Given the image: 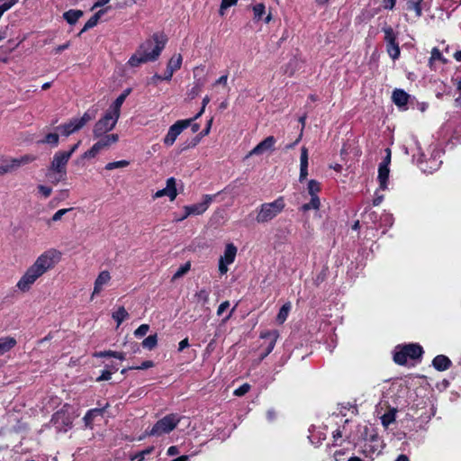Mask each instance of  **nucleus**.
<instances>
[{"label": "nucleus", "mask_w": 461, "mask_h": 461, "mask_svg": "<svg viewBox=\"0 0 461 461\" xmlns=\"http://www.w3.org/2000/svg\"><path fill=\"white\" fill-rule=\"evenodd\" d=\"M180 417L176 414H168L158 420L149 431L146 434L149 436L160 437L164 434L171 432L179 423Z\"/></svg>", "instance_id": "5"}, {"label": "nucleus", "mask_w": 461, "mask_h": 461, "mask_svg": "<svg viewBox=\"0 0 461 461\" xmlns=\"http://www.w3.org/2000/svg\"><path fill=\"white\" fill-rule=\"evenodd\" d=\"M81 144V140H78L76 144H74L69 150L68 151H65V153H69V157L71 158V156L73 155V153L78 149V147L80 146Z\"/></svg>", "instance_id": "61"}, {"label": "nucleus", "mask_w": 461, "mask_h": 461, "mask_svg": "<svg viewBox=\"0 0 461 461\" xmlns=\"http://www.w3.org/2000/svg\"><path fill=\"white\" fill-rule=\"evenodd\" d=\"M253 11V20L255 22L260 21L263 16L267 14L266 12V6L262 3L256 4L252 6Z\"/></svg>", "instance_id": "29"}, {"label": "nucleus", "mask_w": 461, "mask_h": 461, "mask_svg": "<svg viewBox=\"0 0 461 461\" xmlns=\"http://www.w3.org/2000/svg\"><path fill=\"white\" fill-rule=\"evenodd\" d=\"M109 2H110V0H98L97 2H95V3L94 4V5L92 6L91 10H95V8L104 6V5H106Z\"/></svg>", "instance_id": "59"}, {"label": "nucleus", "mask_w": 461, "mask_h": 461, "mask_svg": "<svg viewBox=\"0 0 461 461\" xmlns=\"http://www.w3.org/2000/svg\"><path fill=\"white\" fill-rule=\"evenodd\" d=\"M182 60L183 59L181 54H175L169 59L167 68H168V70L175 72L181 68Z\"/></svg>", "instance_id": "28"}, {"label": "nucleus", "mask_w": 461, "mask_h": 461, "mask_svg": "<svg viewBox=\"0 0 461 461\" xmlns=\"http://www.w3.org/2000/svg\"><path fill=\"white\" fill-rule=\"evenodd\" d=\"M112 280L111 273L107 270L101 271L94 282V288L91 294V299L99 295L105 287L110 285Z\"/></svg>", "instance_id": "14"}, {"label": "nucleus", "mask_w": 461, "mask_h": 461, "mask_svg": "<svg viewBox=\"0 0 461 461\" xmlns=\"http://www.w3.org/2000/svg\"><path fill=\"white\" fill-rule=\"evenodd\" d=\"M17 1L18 0H9L3 4L2 5H0V15H3L5 12L11 9L17 3Z\"/></svg>", "instance_id": "50"}, {"label": "nucleus", "mask_w": 461, "mask_h": 461, "mask_svg": "<svg viewBox=\"0 0 461 461\" xmlns=\"http://www.w3.org/2000/svg\"><path fill=\"white\" fill-rule=\"evenodd\" d=\"M149 330V326L148 324H141L135 331L134 335L136 337H143L145 336Z\"/></svg>", "instance_id": "49"}, {"label": "nucleus", "mask_w": 461, "mask_h": 461, "mask_svg": "<svg viewBox=\"0 0 461 461\" xmlns=\"http://www.w3.org/2000/svg\"><path fill=\"white\" fill-rule=\"evenodd\" d=\"M192 122V119L179 120L176 122L169 127L167 133L163 139V143L167 147H171L182 131L191 125Z\"/></svg>", "instance_id": "13"}, {"label": "nucleus", "mask_w": 461, "mask_h": 461, "mask_svg": "<svg viewBox=\"0 0 461 461\" xmlns=\"http://www.w3.org/2000/svg\"><path fill=\"white\" fill-rule=\"evenodd\" d=\"M59 136L58 133H48L45 138L41 140V143L50 144L53 147H57L59 145Z\"/></svg>", "instance_id": "36"}, {"label": "nucleus", "mask_w": 461, "mask_h": 461, "mask_svg": "<svg viewBox=\"0 0 461 461\" xmlns=\"http://www.w3.org/2000/svg\"><path fill=\"white\" fill-rule=\"evenodd\" d=\"M98 357H113L115 358H118L120 360L125 359V353L123 352H117V351H104L97 354Z\"/></svg>", "instance_id": "44"}, {"label": "nucleus", "mask_w": 461, "mask_h": 461, "mask_svg": "<svg viewBox=\"0 0 461 461\" xmlns=\"http://www.w3.org/2000/svg\"><path fill=\"white\" fill-rule=\"evenodd\" d=\"M13 172L9 158H0V176Z\"/></svg>", "instance_id": "37"}, {"label": "nucleus", "mask_w": 461, "mask_h": 461, "mask_svg": "<svg viewBox=\"0 0 461 461\" xmlns=\"http://www.w3.org/2000/svg\"><path fill=\"white\" fill-rule=\"evenodd\" d=\"M154 447H148L147 449L143 450V451H140V453H138L135 456H133L131 459H135V458H139V461H142L145 457L146 455H149L152 451H153Z\"/></svg>", "instance_id": "53"}, {"label": "nucleus", "mask_w": 461, "mask_h": 461, "mask_svg": "<svg viewBox=\"0 0 461 461\" xmlns=\"http://www.w3.org/2000/svg\"><path fill=\"white\" fill-rule=\"evenodd\" d=\"M112 371L110 370H104L103 371L102 375L96 379L97 381H107L111 379L112 376Z\"/></svg>", "instance_id": "56"}, {"label": "nucleus", "mask_w": 461, "mask_h": 461, "mask_svg": "<svg viewBox=\"0 0 461 461\" xmlns=\"http://www.w3.org/2000/svg\"><path fill=\"white\" fill-rule=\"evenodd\" d=\"M173 74H174V72L168 70V68H167V71L163 77V80H167V81L170 80L173 77Z\"/></svg>", "instance_id": "64"}, {"label": "nucleus", "mask_w": 461, "mask_h": 461, "mask_svg": "<svg viewBox=\"0 0 461 461\" xmlns=\"http://www.w3.org/2000/svg\"><path fill=\"white\" fill-rule=\"evenodd\" d=\"M422 354V348L418 344L405 345L397 350L393 356V359L397 364L404 365L408 357L415 359L420 357Z\"/></svg>", "instance_id": "11"}, {"label": "nucleus", "mask_w": 461, "mask_h": 461, "mask_svg": "<svg viewBox=\"0 0 461 461\" xmlns=\"http://www.w3.org/2000/svg\"><path fill=\"white\" fill-rule=\"evenodd\" d=\"M249 384H244L234 391V394L236 396H242L249 392Z\"/></svg>", "instance_id": "52"}, {"label": "nucleus", "mask_w": 461, "mask_h": 461, "mask_svg": "<svg viewBox=\"0 0 461 461\" xmlns=\"http://www.w3.org/2000/svg\"><path fill=\"white\" fill-rule=\"evenodd\" d=\"M190 269V263H186L184 266L180 267L177 271L174 274L173 279H178L186 274Z\"/></svg>", "instance_id": "47"}, {"label": "nucleus", "mask_w": 461, "mask_h": 461, "mask_svg": "<svg viewBox=\"0 0 461 461\" xmlns=\"http://www.w3.org/2000/svg\"><path fill=\"white\" fill-rule=\"evenodd\" d=\"M125 95H120L116 100L113 102V104L109 107V111L112 112L113 113L120 116L121 114V107L123 104V102L125 101Z\"/></svg>", "instance_id": "31"}, {"label": "nucleus", "mask_w": 461, "mask_h": 461, "mask_svg": "<svg viewBox=\"0 0 461 461\" xmlns=\"http://www.w3.org/2000/svg\"><path fill=\"white\" fill-rule=\"evenodd\" d=\"M285 207V203L283 197L265 203L257 209L256 221L259 224L267 223L280 214Z\"/></svg>", "instance_id": "3"}, {"label": "nucleus", "mask_w": 461, "mask_h": 461, "mask_svg": "<svg viewBox=\"0 0 461 461\" xmlns=\"http://www.w3.org/2000/svg\"><path fill=\"white\" fill-rule=\"evenodd\" d=\"M83 12L80 10H69L64 14V18L70 24L75 23L81 16Z\"/></svg>", "instance_id": "32"}, {"label": "nucleus", "mask_w": 461, "mask_h": 461, "mask_svg": "<svg viewBox=\"0 0 461 461\" xmlns=\"http://www.w3.org/2000/svg\"><path fill=\"white\" fill-rule=\"evenodd\" d=\"M383 32H384V40L386 44L396 42V35L392 27H384L383 28Z\"/></svg>", "instance_id": "40"}, {"label": "nucleus", "mask_w": 461, "mask_h": 461, "mask_svg": "<svg viewBox=\"0 0 461 461\" xmlns=\"http://www.w3.org/2000/svg\"><path fill=\"white\" fill-rule=\"evenodd\" d=\"M72 209L71 208H67V209H60L59 211H57L53 215H52V218L51 220L53 221H58L59 220H61L62 216L65 215L68 212L71 211Z\"/></svg>", "instance_id": "51"}, {"label": "nucleus", "mask_w": 461, "mask_h": 461, "mask_svg": "<svg viewBox=\"0 0 461 461\" xmlns=\"http://www.w3.org/2000/svg\"><path fill=\"white\" fill-rule=\"evenodd\" d=\"M16 339L10 336L0 338V356L9 352L16 346Z\"/></svg>", "instance_id": "19"}, {"label": "nucleus", "mask_w": 461, "mask_h": 461, "mask_svg": "<svg viewBox=\"0 0 461 461\" xmlns=\"http://www.w3.org/2000/svg\"><path fill=\"white\" fill-rule=\"evenodd\" d=\"M129 164L130 163L127 160H119V161H114V162H110V163L106 164L105 169L106 170H113L116 168H123V167H128Z\"/></svg>", "instance_id": "42"}, {"label": "nucleus", "mask_w": 461, "mask_h": 461, "mask_svg": "<svg viewBox=\"0 0 461 461\" xmlns=\"http://www.w3.org/2000/svg\"><path fill=\"white\" fill-rule=\"evenodd\" d=\"M276 140L273 136H268L261 142H259L256 147H254L250 151L249 156L253 155H261L267 151L274 150L275 144Z\"/></svg>", "instance_id": "17"}, {"label": "nucleus", "mask_w": 461, "mask_h": 461, "mask_svg": "<svg viewBox=\"0 0 461 461\" xmlns=\"http://www.w3.org/2000/svg\"><path fill=\"white\" fill-rule=\"evenodd\" d=\"M103 410L101 409H93L87 411V413L84 417V421L86 427H91V422L97 415H102Z\"/></svg>", "instance_id": "34"}, {"label": "nucleus", "mask_w": 461, "mask_h": 461, "mask_svg": "<svg viewBox=\"0 0 461 461\" xmlns=\"http://www.w3.org/2000/svg\"><path fill=\"white\" fill-rule=\"evenodd\" d=\"M230 307V302L225 301L221 303L217 309V315L221 316Z\"/></svg>", "instance_id": "55"}, {"label": "nucleus", "mask_w": 461, "mask_h": 461, "mask_svg": "<svg viewBox=\"0 0 461 461\" xmlns=\"http://www.w3.org/2000/svg\"><path fill=\"white\" fill-rule=\"evenodd\" d=\"M393 101L398 106H403L407 104L409 95L403 90L396 89L393 93Z\"/></svg>", "instance_id": "23"}, {"label": "nucleus", "mask_w": 461, "mask_h": 461, "mask_svg": "<svg viewBox=\"0 0 461 461\" xmlns=\"http://www.w3.org/2000/svg\"><path fill=\"white\" fill-rule=\"evenodd\" d=\"M93 120L89 113H85L81 117H75L68 122L58 126L57 130L62 136L68 137L80 131L86 123Z\"/></svg>", "instance_id": "8"}, {"label": "nucleus", "mask_w": 461, "mask_h": 461, "mask_svg": "<svg viewBox=\"0 0 461 461\" xmlns=\"http://www.w3.org/2000/svg\"><path fill=\"white\" fill-rule=\"evenodd\" d=\"M167 39L161 35H154L151 41L145 42L140 50L130 59L131 66L156 60L165 48Z\"/></svg>", "instance_id": "1"}, {"label": "nucleus", "mask_w": 461, "mask_h": 461, "mask_svg": "<svg viewBox=\"0 0 461 461\" xmlns=\"http://www.w3.org/2000/svg\"><path fill=\"white\" fill-rule=\"evenodd\" d=\"M279 337L277 330H269L261 334V338L269 339V345L267 348L266 355L269 354L275 348L276 342Z\"/></svg>", "instance_id": "21"}, {"label": "nucleus", "mask_w": 461, "mask_h": 461, "mask_svg": "<svg viewBox=\"0 0 461 461\" xmlns=\"http://www.w3.org/2000/svg\"><path fill=\"white\" fill-rule=\"evenodd\" d=\"M110 7H106L105 9H102V10H99L97 13H95L85 24L84 28L82 29V32H86L93 27H95L99 19L101 18L102 15H104L106 11L109 9Z\"/></svg>", "instance_id": "25"}, {"label": "nucleus", "mask_w": 461, "mask_h": 461, "mask_svg": "<svg viewBox=\"0 0 461 461\" xmlns=\"http://www.w3.org/2000/svg\"><path fill=\"white\" fill-rule=\"evenodd\" d=\"M227 81H228V75H223L216 80L215 84L222 85L223 86H225L227 85Z\"/></svg>", "instance_id": "60"}, {"label": "nucleus", "mask_w": 461, "mask_h": 461, "mask_svg": "<svg viewBox=\"0 0 461 461\" xmlns=\"http://www.w3.org/2000/svg\"><path fill=\"white\" fill-rule=\"evenodd\" d=\"M163 196H167L170 201H174L177 196V191L176 187V180L174 177H170L167 180L166 187L157 191L153 195V199H158Z\"/></svg>", "instance_id": "16"}, {"label": "nucleus", "mask_w": 461, "mask_h": 461, "mask_svg": "<svg viewBox=\"0 0 461 461\" xmlns=\"http://www.w3.org/2000/svg\"><path fill=\"white\" fill-rule=\"evenodd\" d=\"M189 346V342L187 339H185L179 342L178 350L182 351L184 348H187Z\"/></svg>", "instance_id": "62"}, {"label": "nucleus", "mask_w": 461, "mask_h": 461, "mask_svg": "<svg viewBox=\"0 0 461 461\" xmlns=\"http://www.w3.org/2000/svg\"><path fill=\"white\" fill-rule=\"evenodd\" d=\"M69 159V153H65V150H59L54 154L47 174V176L53 184H58L65 179L67 176V165Z\"/></svg>", "instance_id": "2"}, {"label": "nucleus", "mask_w": 461, "mask_h": 461, "mask_svg": "<svg viewBox=\"0 0 461 461\" xmlns=\"http://www.w3.org/2000/svg\"><path fill=\"white\" fill-rule=\"evenodd\" d=\"M308 149L305 147H302L301 149V156H300V182L304 181L308 176Z\"/></svg>", "instance_id": "18"}, {"label": "nucleus", "mask_w": 461, "mask_h": 461, "mask_svg": "<svg viewBox=\"0 0 461 461\" xmlns=\"http://www.w3.org/2000/svg\"><path fill=\"white\" fill-rule=\"evenodd\" d=\"M158 342L157 335H150L142 341V346L148 349H152Z\"/></svg>", "instance_id": "43"}, {"label": "nucleus", "mask_w": 461, "mask_h": 461, "mask_svg": "<svg viewBox=\"0 0 461 461\" xmlns=\"http://www.w3.org/2000/svg\"><path fill=\"white\" fill-rule=\"evenodd\" d=\"M37 188H38L39 193L44 198H48L52 193V188L50 186L44 185H38Z\"/></svg>", "instance_id": "48"}, {"label": "nucleus", "mask_w": 461, "mask_h": 461, "mask_svg": "<svg viewBox=\"0 0 461 461\" xmlns=\"http://www.w3.org/2000/svg\"><path fill=\"white\" fill-rule=\"evenodd\" d=\"M212 201V196L206 194L203 197L202 202L195 204L185 206L184 211L185 212V216L203 214L208 209Z\"/></svg>", "instance_id": "15"}, {"label": "nucleus", "mask_w": 461, "mask_h": 461, "mask_svg": "<svg viewBox=\"0 0 461 461\" xmlns=\"http://www.w3.org/2000/svg\"><path fill=\"white\" fill-rule=\"evenodd\" d=\"M321 206V202H320V199L319 197H312L311 196V200L309 203L303 204L302 206V210L303 211H309L311 209H313V210H318Z\"/></svg>", "instance_id": "39"}, {"label": "nucleus", "mask_w": 461, "mask_h": 461, "mask_svg": "<svg viewBox=\"0 0 461 461\" xmlns=\"http://www.w3.org/2000/svg\"><path fill=\"white\" fill-rule=\"evenodd\" d=\"M396 409H390L386 413L381 417L382 424L387 428L391 423L395 420Z\"/></svg>", "instance_id": "33"}, {"label": "nucleus", "mask_w": 461, "mask_h": 461, "mask_svg": "<svg viewBox=\"0 0 461 461\" xmlns=\"http://www.w3.org/2000/svg\"><path fill=\"white\" fill-rule=\"evenodd\" d=\"M98 139L99 140L92 146L91 149H89L80 156L79 160L91 159L95 158L101 150L106 149L110 148L112 145L115 144L118 141L119 138L117 134L106 133Z\"/></svg>", "instance_id": "6"}, {"label": "nucleus", "mask_w": 461, "mask_h": 461, "mask_svg": "<svg viewBox=\"0 0 461 461\" xmlns=\"http://www.w3.org/2000/svg\"><path fill=\"white\" fill-rule=\"evenodd\" d=\"M21 167L26 166L32 163L37 159V157L33 154H25L18 157Z\"/></svg>", "instance_id": "45"}, {"label": "nucleus", "mask_w": 461, "mask_h": 461, "mask_svg": "<svg viewBox=\"0 0 461 461\" xmlns=\"http://www.w3.org/2000/svg\"><path fill=\"white\" fill-rule=\"evenodd\" d=\"M120 116L113 113L109 110L95 124L93 134L95 138H100L111 131L116 125Z\"/></svg>", "instance_id": "9"}, {"label": "nucleus", "mask_w": 461, "mask_h": 461, "mask_svg": "<svg viewBox=\"0 0 461 461\" xmlns=\"http://www.w3.org/2000/svg\"><path fill=\"white\" fill-rule=\"evenodd\" d=\"M210 294L211 291L206 288H202L199 291H197L194 294L195 303L202 307H204L208 303L210 299Z\"/></svg>", "instance_id": "20"}, {"label": "nucleus", "mask_w": 461, "mask_h": 461, "mask_svg": "<svg viewBox=\"0 0 461 461\" xmlns=\"http://www.w3.org/2000/svg\"><path fill=\"white\" fill-rule=\"evenodd\" d=\"M386 50L389 54V56L393 59H396L400 56V48L397 42L389 43L386 45Z\"/></svg>", "instance_id": "38"}, {"label": "nucleus", "mask_w": 461, "mask_h": 461, "mask_svg": "<svg viewBox=\"0 0 461 461\" xmlns=\"http://www.w3.org/2000/svg\"><path fill=\"white\" fill-rule=\"evenodd\" d=\"M76 418L74 410L68 404H65L59 411H57L51 421L61 431H67L71 428L74 419Z\"/></svg>", "instance_id": "7"}, {"label": "nucleus", "mask_w": 461, "mask_h": 461, "mask_svg": "<svg viewBox=\"0 0 461 461\" xmlns=\"http://www.w3.org/2000/svg\"><path fill=\"white\" fill-rule=\"evenodd\" d=\"M178 454V448L176 446H172L167 449L168 456H176Z\"/></svg>", "instance_id": "63"}, {"label": "nucleus", "mask_w": 461, "mask_h": 461, "mask_svg": "<svg viewBox=\"0 0 461 461\" xmlns=\"http://www.w3.org/2000/svg\"><path fill=\"white\" fill-rule=\"evenodd\" d=\"M129 312L123 306H119L116 311L112 313V318L116 321L117 327L120 326L122 321L129 318Z\"/></svg>", "instance_id": "24"}, {"label": "nucleus", "mask_w": 461, "mask_h": 461, "mask_svg": "<svg viewBox=\"0 0 461 461\" xmlns=\"http://www.w3.org/2000/svg\"><path fill=\"white\" fill-rule=\"evenodd\" d=\"M290 310H291V303H286L282 306V308L280 309V311L276 316L277 323L283 324L286 321Z\"/></svg>", "instance_id": "30"}, {"label": "nucleus", "mask_w": 461, "mask_h": 461, "mask_svg": "<svg viewBox=\"0 0 461 461\" xmlns=\"http://www.w3.org/2000/svg\"><path fill=\"white\" fill-rule=\"evenodd\" d=\"M307 190H308V193L312 197H318L317 196V194L320 192L321 190V185H320V183L317 182L316 180L314 179H312L308 182V186H307Z\"/></svg>", "instance_id": "35"}, {"label": "nucleus", "mask_w": 461, "mask_h": 461, "mask_svg": "<svg viewBox=\"0 0 461 461\" xmlns=\"http://www.w3.org/2000/svg\"><path fill=\"white\" fill-rule=\"evenodd\" d=\"M237 2H238V0H221L220 9H219V14L221 16H224L225 11L231 6L236 5Z\"/></svg>", "instance_id": "41"}, {"label": "nucleus", "mask_w": 461, "mask_h": 461, "mask_svg": "<svg viewBox=\"0 0 461 461\" xmlns=\"http://www.w3.org/2000/svg\"><path fill=\"white\" fill-rule=\"evenodd\" d=\"M389 172H390L389 171V167H387L386 164H381L379 166L378 179H379V182H380V186L383 189L386 188V183H387V180H388V177H389Z\"/></svg>", "instance_id": "26"}, {"label": "nucleus", "mask_w": 461, "mask_h": 461, "mask_svg": "<svg viewBox=\"0 0 461 461\" xmlns=\"http://www.w3.org/2000/svg\"><path fill=\"white\" fill-rule=\"evenodd\" d=\"M423 0H408L407 1V10L413 11L415 13V17L419 18L422 14V5Z\"/></svg>", "instance_id": "27"}, {"label": "nucleus", "mask_w": 461, "mask_h": 461, "mask_svg": "<svg viewBox=\"0 0 461 461\" xmlns=\"http://www.w3.org/2000/svg\"><path fill=\"white\" fill-rule=\"evenodd\" d=\"M9 159H10V163H11L13 171L17 170L19 167H21L18 158H9Z\"/></svg>", "instance_id": "58"}, {"label": "nucleus", "mask_w": 461, "mask_h": 461, "mask_svg": "<svg viewBox=\"0 0 461 461\" xmlns=\"http://www.w3.org/2000/svg\"><path fill=\"white\" fill-rule=\"evenodd\" d=\"M62 258V253L56 249H50L39 255L32 264L42 276L53 269Z\"/></svg>", "instance_id": "4"}, {"label": "nucleus", "mask_w": 461, "mask_h": 461, "mask_svg": "<svg viewBox=\"0 0 461 461\" xmlns=\"http://www.w3.org/2000/svg\"><path fill=\"white\" fill-rule=\"evenodd\" d=\"M154 366V363L150 360L144 361L140 366H131L129 369H148Z\"/></svg>", "instance_id": "54"}, {"label": "nucleus", "mask_w": 461, "mask_h": 461, "mask_svg": "<svg viewBox=\"0 0 461 461\" xmlns=\"http://www.w3.org/2000/svg\"><path fill=\"white\" fill-rule=\"evenodd\" d=\"M238 249L233 243H227L224 247L222 255L219 258L218 269L221 275H225L229 271V266L231 265L237 257Z\"/></svg>", "instance_id": "12"}, {"label": "nucleus", "mask_w": 461, "mask_h": 461, "mask_svg": "<svg viewBox=\"0 0 461 461\" xmlns=\"http://www.w3.org/2000/svg\"><path fill=\"white\" fill-rule=\"evenodd\" d=\"M396 0H383V7L384 9H393L395 6Z\"/></svg>", "instance_id": "57"}, {"label": "nucleus", "mask_w": 461, "mask_h": 461, "mask_svg": "<svg viewBox=\"0 0 461 461\" xmlns=\"http://www.w3.org/2000/svg\"><path fill=\"white\" fill-rule=\"evenodd\" d=\"M42 276L34 267L31 265L16 283V288L22 293L29 292L35 282Z\"/></svg>", "instance_id": "10"}, {"label": "nucleus", "mask_w": 461, "mask_h": 461, "mask_svg": "<svg viewBox=\"0 0 461 461\" xmlns=\"http://www.w3.org/2000/svg\"><path fill=\"white\" fill-rule=\"evenodd\" d=\"M436 60H440L442 62H446L445 59L443 58L440 50L438 48H433L431 50V56L429 59V64L432 65V63Z\"/></svg>", "instance_id": "46"}, {"label": "nucleus", "mask_w": 461, "mask_h": 461, "mask_svg": "<svg viewBox=\"0 0 461 461\" xmlns=\"http://www.w3.org/2000/svg\"><path fill=\"white\" fill-rule=\"evenodd\" d=\"M450 360L448 357L443 355L437 356L433 359V366L438 371L447 370L450 366Z\"/></svg>", "instance_id": "22"}]
</instances>
